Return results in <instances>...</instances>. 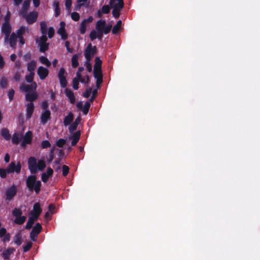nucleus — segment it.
Wrapping results in <instances>:
<instances>
[{"label":"nucleus","mask_w":260,"mask_h":260,"mask_svg":"<svg viewBox=\"0 0 260 260\" xmlns=\"http://www.w3.org/2000/svg\"><path fill=\"white\" fill-rule=\"evenodd\" d=\"M106 25L105 20L100 19L98 20L96 23L95 29L96 30L103 31L104 27Z\"/></svg>","instance_id":"nucleus-26"},{"label":"nucleus","mask_w":260,"mask_h":260,"mask_svg":"<svg viewBox=\"0 0 260 260\" xmlns=\"http://www.w3.org/2000/svg\"><path fill=\"white\" fill-rule=\"evenodd\" d=\"M109 4L113 8V16L118 18L120 16V11L124 7L123 0H110Z\"/></svg>","instance_id":"nucleus-2"},{"label":"nucleus","mask_w":260,"mask_h":260,"mask_svg":"<svg viewBox=\"0 0 260 260\" xmlns=\"http://www.w3.org/2000/svg\"><path fill=\"white\" fill-rule=\"evenodd\" d=\"M17 188L15 185H12L10 187H8L5 192V200L7 201H11L13 199L14 197L17 194Z\"/></svg>","instance_id":"nucleus-4"},{"label":"nucleus","mask_w":260,"mask_h":260,"mask_svg":"<svg viewBox=\"0 0 260 260\" xmlns=\"http://www.w3.org/2000/svg\"><path fill=\"white\" fill-rule=\"evenodd\" d=\"M25 31V28L23 26H21L19 29L17 30V34L16 35L18 38L22 37V35L24 34Z\"/></svg>","instance_id":"nucleus-51"},{"label":"nucleus","mask_w":260,"mask_h":260,"mask_svg":"<svg viewBox=\"0 0 260 260\" xmlns=\"http://www.w3.org/2000/svg\"><path fill=\"white\" fill-rule=\"evenodd\" d=\"M15 251L14 247H9L6 251L2 253L3 257L4 259L9 260L10 255Z\"/></svg>","instance_id":"nucleus-21"},{"label":"nucleus","mask_w":260,"mask_h":260,"mask_svg":"<svg viewBox=\"0 0 260 260\" xmlns=\"http://www.w3.org/2000/svg\"><path fill=\"white\" fill-rule=\"evenodd\" d=\"M12 214L13 216L17 217L21 215L22 212L20 208H15L12 210Z\"/></svg>","instance_id":"nucleus-47"},{"label":"nucleus","mask_w":260,"mask_h":260,"mask_svg":"<svg viewBox=\"0 0 260 260\" xmlns=\"http://www.w3.org/2000/svg\"><path fill=\"white\" fill-rule=\"evenodd\" d=\"M42 226L41 224L38 222L33 227L30 233V238L33 241H36L37 239L38 235L41 232Z\"/></svg>","instance_id":"nucleus-5"},{"label":"nucleus","mask_w":260,"mask_h":260,"mask_svg":"<svg viewBox=\"0 0 260 260\" xmlns=\"http://www.w3.org/2000/svg\"><path fill=\"white\" fill-rule=\"evenodd\" d=\"M29 6H30V1L29 0H25L23 3L22 9L28 10L29 8Z\"/></svg>","instance_id":"nucleus-64"},{"label":"nucleus","mask_w":260,"mask_h":260,"mask_svg":"<svg viewBox=\"0 0 260 260\" xmlns=\"http://www.w3.org/2000/svg\"><path fill=\"white\" fill-rule=\"evenodd\" d=\"M37 74L41 80L45 79L49 74V71L45 68L40 66L38 68Z\"/></svg>","instance_id":"nucleus-14"},{"label":"nucleus","mask_w":260,"mask_h":260,"mask_svg":"<svg viewBox=\"0 0 260 260\" xmlns=\"http://www.w3.org/2000/svg\"><path fill=\"white\" fill-rule=\"evenodd\" d=\"M32 243L31 241H28L26 243L25 245L23 246V251L24 252L28 251L32 247Z\"/></svg>","instance_id":"nucleus-49"},{"label":"nucleus","mask_w":260,"mask_h":260,"mask_svg":"<svg viewBox=\"0 0 260 260\" xmlns=\"http://www.w3.org/2000/svg\"><path fill=\"white\" fill-rule=\"evenodd\" d=\"M122 24V21L121 20H118L116 24L113 26L112 32L113 34H116L119 31L120 26Z\"/></svg>","instance_id":"nucleus-37"},{"label":"nucleus","mask_w":260,"mask_h":260,"mask_svg":"<svg viewBox=\"0 0 260 260\" xmlns=\"http://www.w3.org/2000/svg\"><path fill=\"white\" fill-rule=\"evenodd\" d=\"M71 18L73 20L77 21L80 19V15L78 13L74 12L71 14Z\"/></svg>","instance_id":"nucleus-58"},{"label":"nucleus","mask_w":260,"mask_h":260,"mask_svg":"<svg viewBox=\"0 0 260 260\" xmlns=\"http://www.w3.org/2000/svg\"><path fill=\"white\" fill-rule=\"evenodd\" d=\"M101 10L103 14H108L110 11V7L105 5L102 7Z\"/></svg>","instance_id":"nucleus-59"},{"label":"nucleus","mask_w":260,"mask_h":260,"mask_svg":"<svg viewBox=\"0 0 260 260\" xmlns=\"http://www.w3.org/2000/svg\"><path fill=\"white\" fill-rule=\"evenodd\" d=\"M95 64L93 67V69L102 70V61L100 59L99 57H96L95 58Z\"/></svg>","instance_id":"nucleus-38"},{"label":"nucleus","mask_w":260,"mask_h":260,"mask_svg":"<svg viewBox=\"0 0 260 260\" xmlns=\"http://www.w3.org/2000/svg\"><path fill=\"white\" fill-rule=\"evenodd\" d=\"M46 167L45 161L40 159L37 163V170L43 171Z\"/></svg>","instance_id":"nucleus-41"},{"label":"nucleus","mask_w":260,"mask_h":260,"mask_svg":"<svg viewBox=\"0 0 260 260\" xmlns=\"http://www.w3.org/2000/svg\"><path fill=\"white\" fill-rule=\"evenodd\" d=\"M74 119V114L70 112L67 116L63 119V124L65 126L70 125Z\"/></svg>","instance_id":"nucleus-23"},{"label":"nucleus","mask_w":260,"mask_h":260,"mask_svg":"<svg viewBox=\"0 0 260 260\" xmlns=\"http://www.w3.org/2000/svg\"><path fill=\"white\" fill-rule=\"evenodd\" d=\"M81 135V132L80 131L76 132L71 137L72 140L71 145L72 146H75L77 144L80 140Z\"/></svg>","instance_id":"nucleus-20"},{"label":"nucleus","mask_w":260,"mask_h":260,"mask_svg":"<svg viewBox=\"0 0 260 260\" xmlns=\"http://www.w3.org/2000/svg\"><path fill=\"white\" fill-rule=\"evenodd\" d=\"M40 46V51L41 52H45L49 48L48 43L39 44Z\"/></svg>","instance_id":"nucleus-48"},{"label":"nucleus","mask_w":260,"mask_h":260,"mask_svg":"<svg viewBox=\"0 0 260 260\" xmlns=\"http://www.w3.org/2000/svg\"><path fill=\"white\" fill-rule=\"evenodd\" d=\"M35 109V106L33 103H28L26 105V119H30L34 113Z\"/></svg>","instance_id":"nucleus-16"},{"label":"nucleus","mask_w":260,"mask_h":260,"mask_svg":"<svg viewBox=\"0 0 260 260\" xmlns=\"http://www.w3.org/2000/svg\"><path fill=\"white\" fill-rule=\"evenodd\" d=\"M51 119V112L50 110L43 111L40 117L41 123L46 124Z\"/></svg>","instance_id":"nucleus-13"},{"label":"nucleus","mask_w":260,"mask_h":260,"mask_svg":"<svg viewBox=\"0 0 260 260\" xmlns=\"http://www.w3.org/2000/svg\"><path fill=\"white\" fill-rule=\"evenodd\" d=\"M53 173V170L49 167L47 168V171L42 174L41 179L43 182L46 183L48 180L49 177L51 176Z\"/></svg>","instance_id":"nucleus-17"},{"label":"nucleus","mask_w":260,"mask_h":260,"mask_svg":"<svg viewBox=\"0 0 260 260\" xmlns=\"http://www.w3.org/2000/svg\"><path fill=\"white\" fill-rule=\"evenodd\" d=\"M41 108L43 111L49 110V104H48L47 101L45 100L42 102V105H41Z\"/></svg>","instance_id":"nucleus-62"},{"label":"nucleus","mask_w":260,"mask_h":260,"mask_svg":"<svg viewBox=\"0 0 260 260\" xmlns=\"http://www.w3.org/2000/svg\"><path fill=\"white\" fill-rule=\"evenodd\" d=\"M17 38L18 37L16 36V34L14 32H13L11 35L9 39V43L11 47H15Z\"/></svg>","instance_id":"nucleus-27"},{"label":"nucleus","mask_w":260,"mask_h":260,"mask_svg":"<svg viewBox=\"0 0 260 260\" xmlns=\"http://www.w3.org/2000/svg\"><path fill=\"white\" fill-rule=\"evenodd\" d=\"M40 30L42 35H47V26L45 21H42L40 23Z\"/></svg>","instance_id":"nucleus-39"},{"label":"nucleus","mask_w":260,"mask_h":260,"mask_svg":"<svg viewBox=\"0 0 260 260\" xmlns=\"http://www.w3.org/2000/svg\"><path fill=\"white\" fill-rule=\"evenodd\" d=\"M42 211V209L41 207L40 204L39 203H36L34 204L33 206V210L31 212L34 213H37L39 215H40Z\"/></svg>","instance_id":"nucleus-30"},{"label":"nucleus","mask_w":260,"mask_h":260,"mask_svg":"<svg viewBox=\"0 0 260 260\" xmlns=\"http://www.w3.org/2000/svg\"><path fill=\"white\" fill-rule=\"evenodd\" d=\"M39 60L42 63L46 65L48 67H50L51 66V62L49 61L48 58L45 56H42L40 57Z\"/></svg>","instance_id":"nucleus-42"},{"label":"nucleus","mask_w":260,"mask_h":260,"mask_svg":"<svg viewBox=\"0 0 260 260\" xmlns=\"http://www.w3.org/2000/svg\"><path fill=\"white\" fill-rule=\"evenodd\" d=\"M62 175L63 176H66L69 172V170H70L69 167L66 165H63L62 167Z\"/></svg>","instance_id":"nucleus-60"},{"label":"nucleus","mask_w":260,"mask_h":260,"mask_svg":"<svg viewBox=\"0 0 260 260\" xmlns=\"http://www.w3.org/2000/svg\"><path fill=\"white\" fill-rule=\"evenodd\" d=\"M56 150V147L55 146H53L49 151V157L47 159V162L48 164H50L54 158V151Z\"/></svg>","instance_id":"nucleus-31"},{"label":"nucleus","mask_w":260,"mask_h":260,"mask_svg":"<svg viewBox=\"0 0 260 260\" xmlns=\"http://www.w3.org/2000/svg\"><path fill=\"white\" fill-rule=\"evenodd\" d=\"M7 174H8V171L7 169H0V177L2 178H5L7 176Z\"/></svg>","instance_id":"nucleus-54"},{"label":"nucleus","mask_w":260,"mask_h":260,"mask_svg":"<svg viewBox=\"0 0 260 260\" xmlns=\"http://www.w3.org/2000/svg\"><path fill=\"white\" fill-rule=\"evenodd\" d=\"M12 142L14 144L17 145L19 143V134L17 133H15L12 136Z\"/></svg>","instance_id":"nucleus-43"},{"label":"nucleus","mask_w":260,"mask_h":260,"mask_svg":"<svg viewBox=\"0 0 260 260\" xmlns=\"http://www.w3.org/2000/svg\"><path fill=\"white\" fill-rule=\"evenodd\" d=\"M36 88L37 84L35 82H34L30 85L22 83L20 85V89L27 93L35 91L36 89Z\"/></svg>","instance_id":"nucleus-11"},{"label":"nucleus","mask_w":260,"mask_h":260,"mask_svg":"<svg viewBox=\"0 0 260 260\" xmlns=\"http://www.w3.org/2000/svg\"><path fill=\"white\" fill-rule=\"evenodd\" d=\"M38 95L35 91L26 93L25 95V99L26 101L29 102V103H33L34 101L38 99Z\"/></svg>","instance_id":"nucleus-18"},{"label":"nucleus","mask_w":260,"mask_h":260,"mask_svg":"<svg viewBox=\"0 0 260 260\" xmlns=\"http://www.w3.org/2000/svg\"><path fill=\"white\" fill-rule=\"evenodd\" d=\"M54 7V12L55 17H58L60 15V9L59 7V3L58 1H54L53 4Z\"/></svg>","instance_id":"nucleus-35"},{"label":"nucleus","mask_w":260,"mask_h":260,"mask_svg":"<svg viewBox=\"0 0 260 260\" xmlns=\"http://www.w3.org/2000/svg\"><path fill=\"white\" fill-rule=\"evenodd\" d=\"M21 166L20 162H18L17 165L15 161H12L8 166L7 169L8 174L16 172L19 173L21 171Z\"/></svg>","instance_id":"nucleus-8"},{"label":"nucleus","mask_w":260,"mask_h":260,"mask_svg":"<svg viewBox=\"0 0 260 260\" xmlns=\"http://www.w3.org/2000/svg\"><path fill=\"white\" fill-rule=\"evenodd\" d=\"M66 143V140L64 139H59L56 142V145L58 147L62 148Z\"/></svg>","instance_id":"nucleus-52"},{"label":"nucleus","mask_w":260,"mask_h":260,"mask_svg":"<svg viewBox=\"0 0 260 260\" xmlns=\"http://www.w3.org/2000/svg\"><path fill=\"white\" fill-rule=\"evenodd\" d=\"M93 76L95 79L103 78L102 70L93 69Z\"/></svg>","instance_id":"nucleus-40"},{"label":"nucleus","mask_w":260,"mask_h":260,"mask_svg":"<svg viewBox=\"0 0 260 260\" xmlns=\"http://www.w3.org/2000/svg\"><path fill=\"white\" fill-rule=\"evenodd\" d=\"M98 50L95 46H92L91 43L88 44L85 51L84 56L87 60H91L92 57L95 55Z\"/></svg>","instance_id":"nucleus-3"},{"label":"nucleus","mask_w":260,"mask_h":260,"mask_svg":"<svg viewBox=\"0 0 260 260\" xmlns=\"http://www.w3.org/2000/svg\"><path fill=\"white\" fill-rule=\"evenodd\" d=\"M38 17V13L36 11H33L30 12L25 18L27 24H32L37 21Z\"/></svg>","instance_id":"nucleus-10"},{"label":"nucleus","mask_w":260,"mask_h":260,"mask_svg":"<svg viewBox=\"0 0 260 260\" xmlns=\"http://www.w3.org/2000/svg\"><path fill=\"white\" fill-rule=\"evenodd\" d=\"M65 73V70L64 68H61L60 69L58 73V78L59 80L60 86L62 88H65L68 84V82L66 76L64 75Z\"/></svg>","instance_id":"nucleus-9"},{"label":"nucleus","mask_w":260,"mask_h":260,"mask_svg":"<svg viewBox=\"0 0 260 260\" xmlns=\"http://www.w3.org/2000/svg\"><path fill=\"white\" fill-rule=\"evenodd\" d=\"M14 94H15V90L13 88L10 89L9 90V91H8L7 95H8L9 100L10 102L12 101L13 100L14 96Z\"/></svg>","instance_id":"nucleus-50"},{"label":"nucleus","mask_w":260,"mask_h":260,"mask_svg":"<svg viewBox=\"0 0 260 260\" xmlns=\"http://www.w3.org/2000/svg\"><path fill=\"white\" fill-rule=\"evenodd\" d=\"M80 82V81H78V79H76V78H74L73 79V88L75 90H77L79 88V83Z\"/></svg>","instance_id":"nucleus-55"},{"label":"nucleus","mask_w":260,"mask_h":260,"mask_svg":"<svg viewBox=\"0 0 260 260\" xmlns=\"http://www.w3.org/2000/svg\"><path fill=\"white\" fill-rule=\"evenodd\" d=\"M26 185L30 191H34L37 195L39 194L42 186L40 180H38L37 176L31 175L27 177L25 181Z\"/></svg>","instance_id":"nucleus-1"},{"label":"nucleus","mask_w":260,"mask_h":260,"mask_svg":"<svg viewBox=\"0 0 260 260\" xmlns=\"http://www.w3.org/2000/svg\"><path fill=\"white\" fill-rule=\"evenodd\" d=\"M9 82L6 77L3 76L0 80V86L2 88L5 89L8 87Z\"/></svg>","instance_id":"nucleus-33"},{"label":"nucleus","mask_w":260,"mask_h":260,"mask_svg":"<svg viewBox=\"0 0 260 260\" xmlns=\"http://www.w3.org/2000/svg\"><path fill=\"white\" fill-rule=\"evenodd\" d=\"M1 134L4 139L6 141H9L11 138V134L7 128H3L1 130Z\"/></svg>","instance_id":"nucleus-24"},{"label":"nucleus","mask_w":260,"mask_h":260,"mask_svg":"<svg viewBox=\"0 0 260 260\" xmlns=\"http://www.w3.org/2000/svg\"><path fill=\"white\" fill-rule=\"evenodd\" d=\"M90 103L89 102H86L85 104H84V106H83V108L82 109V110L83 112V114L84 115H86L88 111H89V109L90 108Z\"/></svg>","instance_id":"nucleus-46"},{"label":"nucleus","mask_w":260,"mask_h":260,"mask_svg":"<svg viewBox=\"0 0 260 260\" xmlns=\"http://www.w3.org/2000/svg\"><path fill=\"white\" fill-rule=\"evenodd\" d=\"M32 133L31 131H28L25 134L23 138V140L25 142H26L27 144H31L32 142Z\"/></svg>","instance_id":"nucleus-29"},{"label":"nucleus","mask_w":260,"mask_h":260,"mask_svg":"<svg viewBox=\"0 0 260 260\" xmlns=\"http://www.w3.org/2000/svg\"><path fill=\"white\" fill-rule=\"evenodd\" d=\"M37 66V62L35 60H32L31 61L27 63V69L28 71L30 73H34Z\"/></svg>","instance_id":"nucleus-28"},{"label":"nucleus","mask_w":260,"mask_h":260,"mask_svg":"<svg viewBox=\"0 0 260 260\" xmlns=\"http://www.w3.org/2000/svg\"><path fill=\"white\" fill-rule=\"evenodd\" d=\"M26 216L23 215H20V216H18L15 218L14 220V222L16 224L21 225L26 220Z\"/></svg>","instance_id":"nucleus-36"},{"label":"nucleus","mask_w":260,"mask_h":260,"mask_svg":"<svg viewBox=\"0 0 260 260\" xmlns=\"http://www.w3.org/2000/svg\"><path fill=\"white\" fill-rule=\"evenodd\" d=\"M14 242L18 246L22 243V236L20 233H17L14 237Z\"/></svg>","instance_id":"nucleus-34"},{"label":"nucleus","mask_w":260,"mask_h":260,"mask_svg":"<svg viewBox=\"0 0 260 260\" xmlns=\"http://www.w3.org/2000/svg\"><path fill=\"white\" fill-rule=\"evenodd\" d=\"M93 20V17L90 16L88 18L84 19L82 20L79 27V31L81 34L83 35L85 33L88 24L92 22Z\"/></svg>","instance_id":"nucleus-7"},{"label":"nucleus","mask_w":260,"mask_h":260,"mask_svg":"<svg viewBox=\"0 0 260 260\" xmlns=\"http://www.w3.org/2000/svg\"><path fill=\"white\" fill-rule=\"evenodd\" d=\"M111 28H112V25L109 24L108 25H107V26L106 25L105 26V27H104V29L103 31L104 34L107 35V34H109L110 32Z\"/></svg>","instance_id":"nucleus-63"},{"label":"nucleus","mask_w":260,"mask_h":260,"mask_svg":"<svg viewBox=\"0 0 260 260\" xmlns=\"http://www.w3.org/2000/svg\"><path fill=\"white\" fill-rule=\"evenodd\" d=\"M90 40L91 41H94L97 38V31L95 30H92L91 31L89 34Z\"/></svg>","instance_id":"nucleus-53"},{"label":"nucleus","mask_w":260,"mask_h":260,"mask_svg":"<svg viewBox=\"0 0 260 260\" xmlns=\"http://www.w3.org/2000/svg\"><path fill=\"white\" fill-rule=\"evenodd\" d=\"M80 54H74L72 58V65L74 68L77 67L79 65L78 57Z\"/></svg>","instance_id":"nucleus-32"},{"label":"nucleus","mask_w":260,"mask_h":260,"mask_svg":"<svg viewBox=\"0 0 260 260\" xmlns=\"http://www.w3.org/2000/svg\"><path fill=\"white\" fill-rule=\"evenodd\" d=\"M12 30V27L10 23L4 22L2 26V32L5 35V40L8 39Z\"/></svg>","instance_id":"nucleus-12"},{"label":"nucleus","mask_w":260,"mask_h":260,"mask_svg":"<svg viewBox=\"0 0 260 260\" xmlns=\"http://www.w3.org/2000/svg\"><path fill=\"white\" fill-rule=\"evenodd\" d=\"M91 60H86L84 66H85L87 71L88 72H91L92 71V64L90 62Z\"/></svg>","instance_id":"nucleus-57"},{"label":"nucleus","mask_w":260,"mask_h":260,"mask_svg":"<svg viewBox=\"0 0 260 260\" xmlns=\"http://www.w3.org/2000/svg\"><path fill=\"white\" fill-rule=\"evenodd\" d=\"M81 120V118L80 116H78L76 118L75 121L69 127V130L70 133L73 132L77 129V126L80 122Z\"/></svg>","instance_id":"nucleus-22"},{"label":"nucleus","mask_w":260,"mask_h":260,"mask_svg":"<svg viewBox=\"0 0 260 260\" xmlns=\"http://www.w3.org/2000/svg\"><path fill=\"white\" fill-rule=\"evenodd\" d=\"M51 146L50 142L48 140H43L40 145L42 149H47L50 147Z\"/></svg>","instance_id":"nucleus-45"},{"label":"nucleus","mask_w":260,"mask_h":260,"mask_svg":"<svg viewBox=\"0 0 260 260\" xmlns=\"http://www.w3.org/2000/svg\"><path fill=\"white\" fill-rule=\"evenodd\" d=\"M91 91L92 88L91 87H88L85 90L84 92L83 93V96L85 97V98H88L90 95Z\"/></svg>","instance_id":"nucleus-61"},{"label":"nucleus","mask_w":260,"mask_h":260,"mask_svg":"<svg viewBox=\"0 0 260 260\" xmlns=\"http://www.w3.org/2000/svg\"><path fill=\"white\" fill-rule=\"evenodd\" d=\"M64 93L66 96L69 99L70 102L74 104L75 102V97L73 91L69 88H66Z\"/></svg>","instance_id":"nucleus-19"},{"label":"nucleus","mask_w":260,"mask_h":260,"mask_svg":"<svg viewBox=\"0 0 260 260\" xmlns=\"http://www.w3.org/2000/svg\"><path fill=\"white\" fill-rule=\"evenodd\" d=\"M28 169L31 174H35L37 172V159L33 156L30 157L28 159Z\"/></svg>","instance_id":"nucleus-6"},{"label":"nucleus","mask_w":260,"mask_h":260,"mask_svg":"<svg viewBox=\"0 0 260 260\" xmlns=\"http://www.w3.org/2000/svg\"><path fill=\"white\" fill-rule=\"evenodd\" d=\"M34 73H30L29 75L25 76V80L28 83H31L34 80Z\"/></svg>","instance_id":"nucleus-56"},{"label":"nucleus","mask_w":260,"mask_h":260,"mask_svg":"<svg viewBox=\"0 0 260 260\" xmlns=\"http://www.w3.org/2000/svg\"><path fill=\"white\" fill-rule=\"evenodd\" d=\"M76 79H78V81H80L81 83H84L85 84H88L90 82V78L88 75H86L85 78H86V81H85V79L82 78V75L80 73L77 72L76 73Z\"/></svg>","instance_id":"nucleus-25"},{"label":"nucleus","mask_w":260,"mask_h":260,"mask_svg":"<svg viewBox=\"0 0 260 260\" xmlns=\"http://www.w3.org/2000/svg\"><path fill=\"white\" fill-rule=\"evenodd\" d=\"M60 26L57 30V33L61 36L62 40H65L68 38V34L65 29V22L61 21L60 23Z\"/></svg>","instance_id":"nucleus-15"},{"label":"nucleus","mask_w":260,"mask_h":260,"mask_svg":"<svg viewBox=\"0 0 260 260\" xmlns=\"http://www.w3.org/2000/svg\"><path fill=\"white\" fill-rule=\"evenodd\" d=\"M34 222H35L34 219H33L32 218L29 217L28 218V221L25 225V229L30 230L32 228V226L34 223Z\"/></svg>","instance_id":"nucleus-44"}]
</instances>
